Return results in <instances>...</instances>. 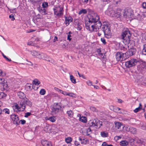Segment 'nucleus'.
Masks as SVG:
<instances>
[{"label":"nucleus","instance_id":"2f4dec72","mask_svg":"<svg viewBox=\"0 0 146 146\" xmlns=\"http://www.w3.org/2000/svg\"><path fill=\"white\" fill-rule=\"evenodd\" d=\"M70 80L71 82L74 84H75L76 83V79L72 75H70Z\"/></svg>","mask_w":146,"mask_h":146},{"label":"nucleus","instance_id":"6e6d98bb","mask_svg":"<svg viewBox=\"0 0 146 146\" xmlns=\"http://www.w3.org/2000/svg\"><path fill=\"white\" fill-rule=\"evenodd\" d=\"M90 110L93 112H95L96 111V109L95 108L93 107H91L90 108Z\"/></svg>","mask_w":146,"mask_h":146},{"label":"nucleus","instance_id":"c756f323","mask_svg":"<svg viewBox=\"0 0 146 146\" xmlns=\"http://www.w3.org/2000/svg\"><path fill=\"white\" fill-rule=\"evenodd\" d=\"M128 144V143L125 141H123L120 142V144L121 146H126Z\"/></svg>","mask_w":146,"mask_h":146},{"label":"nucleus","instance_id":"393cba45","mask_svg":"<svg viewBox=\"0 0 146 146\" xmlns=\"http://www.w3.org/2000/svg\"><path fill=\"white\" fill-rule=\"evenodd\" d=\"M123 60H125V59H127L130 56L129 53L127 51L125 53H123Z\"/></svg>","mask_w":146,"mask_h":146},{"label":"nucleus","instance_id":"20e7f679","mask_svg":"<svg viewBox=\"0 0 146 146\" xmlns=\"http://www.w3.org/2000/svg\"><path fill=\"white\" fill-rule=\"evenodd\" d=\"M53 11L54 15L57 17H60L63 15V6L60 5L56 6L53 9Z\"/></svg>","mask_w":146,"mask_h":146},{"label":"nucleus","instance_id":"69168bd1","mask_svg":"<svg viewBox=\"0 0 146 146\" xmlns=\"http://www.w3.org/2000/svg\"><path fill=\"white\" fill-rule=\"evenodd\" d=\"M89 0H81L82 2L84 3L85 4H86Z\"/></svg>","mask_w":146,"mask_h":146},{"label":"nucleus","instance_id":"c9c22d12","mask_svg":"<svg viewBox=\"0 0 146 146\" xmlns=\"http://www.w3.org/2000/svg\"><path fill=\"white\" fill-rule=\"evenodd\" d=\"M142 53L143 54L146 55V44L143 45V48L142 49Z\"/></svg>","mask_w":146,"mask_h":146},{"label":"nucleus","instance_id":"0e129e2a","mask_svg":"<svg viewBox=\"0 0 146 146\" xmlns=\"http://www.w3.org/2000/svg\"><path fill=\"white\" fill-rule=\"evenodd\" d=\"M141 128L142 129L144 130H146V125H143L141 126Z\"/></svg>","mask_w":146,"mask_h":146},{"label":"nucleus","instance_id":"dca6fc26","mask_svg":"<svg viewBox=\"0 0 146 146\" xmlns=\"http://www.w3.org/2000/svg\"><path fill=\"white\" fill-rule=\"evenodd\" d=\"M41 142L42 145L44 146H52L51 142L47 140H42Z\"/></svg>","mask_w":146,"mask_h":146},{"label":"nucleus","instance_id":"f3484780","mask_svg":"<svg viewBox=\"0 0 146 146\" xmlns=\"http://www.w3.org/2000/svg\"><path fill=\"white\" fill-rule=\"evenodd\" d=\"M105 36L107 38H109L110 37L111 34V30L110 28V27L108 29H107L104 32Z\"/></svg>","mask_w":146,"mask_h":146},{"label":"nucleus","instance_id":"603ef678","mask_svg":"<svg viewBox=\"0 0 146 146\" xmlns=\"http://www.w3.org/2000/svg\"><path fill=\"white\" fill-rule=\"evenodd\" d=\"M86 83L89 86H93L92 82L90 80H88L87 81Z\"/></svg>","mask_w":146,"mask_h":146},{"label":"nucleus","instance_id":"c85d7f7f","mask_svg":"<svg viewBox=\"0 0 146 146\" xmlns=\"http://www.w3.org/2000/svg\"><path fill=\"white\" fill-rule=\"evenodd\" d=\"M129 132L135 134L136 132V129L135 128L131 127Z\"/></svg>","mask_w":146,"mask_h":146},{"label":"nucleus","instance_id":"9d476101","mask_svg":"<svg viewBox=\"0 0 146 146\" xmlns=\"http://www.w3.org/2000/svg\"><path fill=\"white\" fill-rule=\"evenodd\" d=\"M0 86L3 90H7L8 88L6 81L3 78H0Z\"/></svg>","mask_w":146,"mask_h":146},{"label":"nucleus","instance_id":"9b49d317","mask_svg":"<svg viewBox=\"0 0 146 146\" xmlns=\"http://www.w3.org/2000/svg\"><path fill=\"white\" fill-rule=\"evenodd\" d=\"M11 117L14 123L15 124L19 125L20 123L19 117L17 115L12 114L11 115Z\"/></svg>","mask_w":146,"mask_h":146},{"label":"nucleus","instance_id":"bb28decb","mask_svg":"<svg viewBox=\"0 0 146 146\" xmlns=\"http://www.w3.org/2000/svg\"><path fill=\"white\" fill-rule=\"evenodd\" d=\"M100 135L102 137H106L108 136V134L107 132L102 131L101 132Z\"/></svg>","mask_w":146,"mask_h":146},{"label":"nucleus","instance_id":"f03ea898","mask_svg":"<svg viewBox=\"0 0 146 146\" xmlns=\"http://www.w3.org/2000/svg\"><path fill=\"white\" fill-rule=\"evenodd\" d=\"M86 29L90 32L97 31L101 27L102 23H98L97 24H94L93 23L86 22L85 23Z\"/></svg>","mask_w":146,"mask_h":146},{"label":"nucleus","instance_id":"37998d69","mask_svg":"<svg viewBox=\"0 0 146 146\" xmlns=\"http://www.w3.org/2000/svg\"><path fill=\"white\" fill-rule=\"evenodd\" d=\"M46 91L44 89H41L40 92V95H43L45 94Z\"/></svg>","mask_w":146,"mask_h":146},{"label":"nucleus","instance_id":"4d7b16f0","mask_svg":"<svg viewBox=\"0 0 146 146\" xmlns=\"http://www.w3.org/2000/svg\"><path fill=\"white\" fill-rule=\"evenodd\" d=\"M77 72L78 74V75H79V77H82L84 79H85V76H84L83 75L80 74L78 71H77Z\"/></svg>","mask_w":146,"mask_h":146},{"label":"nucleus","instance_id":"680f3d73","mask_svg":"<svg viewBox=\"0 0 146 146\" xmlns=\"http://www.w3.org/2000/svg\"><path fill=\"white\" fill-rule=\"evenodd\" d=\"M27 44L28 45H31V46H34V43H33V42L31 41L27 43Z\"/></svg>","mask_w":146,"mask_h":146},{"label":"nucleus","instance_id":"7c9ffc66","mask_svg":"<svg viewBox=\"0 0 146 146\" xmlns=\"http://www.w3.org/2000/svg\"><path fill=\"white\" fill-rule=\"evenodd\" d=\"M130 126H129L127 125L124 126L123 125V129L124 128V129L127 132H129V131H130Z\"/></svg>","mask_w":146,"mask_h":146},{"label":"nucleus","instance_id":"4468645a","mask_svg":"<svg viewBox=\"0 0 146 146\" xmlns=\"http://www.w3.org/2000/svg\"><path fill=\"white\" fill-rule=\"evenodd\" d=\"M114 17L119 18L121 16V10L119 8H115L114 9Z\"/></svg>","mask_w":146,"mask_h":146},{"label":"nucleus","instance_id":"864d4df0","mask_svg":"<svg viewBox=\"0 0 146 146\" xmlns=\"http://www.w3.org/2000/svg\"><path fill=\"white\" fill-rule=\"evenodd\" d=\"M141 110L140 107H138L135 109L134 110V111L135 113H137Z\"/></svg>","mask_w":146,"mask_h":146},{"label":"nucleus","instance_id":"c03bdc74","mask_svg":"<svg viewBox=\"0 0 146 146\" xmlns=\"http://www.w3.org/2000/svg\"><path fill=\"white\" fill-rule=\"evenodd\" d=\"M67 96H70L73 97L74 98H75L76 95L75 94L72 93V92H69L68 93Z\"/></svg>","mask_w":146,"mask_h":146},{"label":"nucleus","instance_id":"7ed1b4c3","mask_svg":"<svg viewBox=\"0 0 146 146\" xmlns=\"http://www.w3.org/2000/svg\"><path fill=\"white\" fill-rule=\"evenodd\" d=\"M131 34L129 29L127 28H124L121 35V38L123 42L125 44H129L130 42Z\"/></svg>","mask_w":146,"mask_h":146},{"label":"nucleus","instance_id":"0eeeda50","mask_svg":"<svg viewBox=\"0 0 146 146\" xmlns=\"http://www.w3.org/2000/svg\"><path fill=\"white\" fill-rule=\"evenodd\" d=\"M99 16L97 15L94 14L93 15L91 16L89 18L88 22L94 23V24H97L98 23H101L100 21H99Z\"/></svg>","mask_w":146,"mask_h":146},{"label":"nucleus","instance_id":"de8ad7c7","mask_svg":"<svg viewBox=\"0 0 146 146\" xmlns=\"http://www.w3.org/2000/svg\"><path fill=\"white\" fill-rule=\"evenodd\" d=\"M33 82V84H35L36 85H38L40 83V81L36 80H34Z\"/></svg>","mask_w":146,"mask_h":146},{"label":"nucleus","instance_id":"79ce46f5","mask_svg":"<svg viewBox=\"0 0 146 146\" xmlns=\"http://www.w3.org/2000/svg\"><path fill=\"white\" fill-rule=\"evenodd\" d=\"M6 94L4 92H1L0 93V99H2L6 97Z\"/></svg>","mask_w":146,"mask_h":146},{"label":"nucleus","instance_id":"13d9d810","mask_svg":"<svg viewBox=\"0 0 146 146\" xmlns=\"http://www.w3.org/2000/svg\"><path fill=\"white\" fill-rule=\"evenodd\" d=\"M9 18L10 19H11V20L12 21H13V20H14L15 19V18L14 17V16L12 15H10L9 16Z\"/></svg>","mask_w":146,"mask_h":146},{"label":"nucleus","instance_id":"5701e85b","mask_svg":"<svg viewBox=\"0 0 146 146\" xmlns=\"http://www.w3.org/2000/svg\"><path fill=\"white\" fill-rule=\"evenodd\" d=\"M38 57V58L45 59V60L47 58V55L42 53H40L39 56Z\"/></svg>","mask_w":146,"mask_h":146},{"label":"nucleus","instance_id":"58836bf2","mask_svg":"<svg viewBox=\"0 0 146 146\" xmlns=\"http://www.w3.org/2000/svg\"><path fill=\"white\" fill-rule=\"evenodd\" d=\"M87 12L86 10L85 9H83L80 10L78 13L79 15H81L82 13L85 14Z\"/></svg>","mask_w":146,"mask_h":146},{"label":"nucleus","instance_id":"aec40b11","mask_svg":"<svg viewBox=\"0 0 146 146\" xmlns=\"http://www.w3.org/2000/svg\"><path fill=\"white\" fill-rule=\"evenodd\" d=\"M65 24L66 26H68L69 25L70 23L72 21V18L71 17H65Z\"/></svg>","mask_w":146,"mask_h":146},{"label":"nucleus","instance_id":"3c124183","mask_svg":"<svg viewBox=\"0 0 146 146\" xmlns=\"http://www.w3.org/2000/svg\"><path fill=\"white\" fill-rule=\"evenodd\" d=\"M31 115V113L30 112H27L25 113V117H27L28 116H30Z\"/></svg>","mask_w":146,"mask_h":146},{"label":"nucleus","instance_id":"338daca9","mask_svg":"<svg viewBox=\"0 0 146 146\" xmlns=\"http://www.w3.org/2000/svg\"><path fill=\"white\" fill-rule=\"evenodd\" d=\"M74 144H75V145L77 146H78L79 145V144H80L77 141H75Z\"/></svg>","mask_w":146,"mask_h":146},{"label":"nucleus","instance_id":"a211bd4d","mask_svg":"<svg viewBox=\"0 0 146 146\" xmlns=\"http://www.w3.org/2000/svg\"><path fill=\"white\" fill-rule=\"evenodd\" d=\"M110 109L113 111L114 112L119 113H121V112L120 111L121 109L119 108L114 107L113 106H111L110 107Z\"/></svg>","mask_w":146,"mask_h":146},{"label":"nucleus","instance_id":"a18cd8bd","mask_svg":"<svg viewBox=\"0 0 146 146\" xmlns=\"http://www.w3.org/2000/svg\"><path fill=\"white\" fill-rule=\"evenodd\" d=\"M129 121V123L130 124H132L135 121V119L133 118H130L128 120Z\"/></svg>","mask_w":146,"mask_h":146},{"label":"nucleus","instance_id":"e2e57ef3","mask_svg":"<svg viewBox=\"0 0 146 146\" xmlns=\"http://www.w3.org/2000/svg\"><path fill=\"white\" fill-rule=\"evenodd\" d=\"M27 64L29 65L32 66L33 65V64L30 61H28V63H27Z\"/></svg>","mask_w":146,"mask_h":146},{"label":"nucleus","instance_id":"423d86ee","mask_svg":"<svg viewBox=\"0 0 146 146\" xmlns=\"http://www.w3.org/2000/svg\"><path fill=\"white\" fill-rule=\"evenodd\" d=\"M139 62L137 59L132 58L125 62V66L126 67L131 68L135 66Z\"/></svg>","mask_w":146,"mask_h":146},{"label":"nucleus","instance_id":"cd10ccee","mask_svg":"<svg viewBox=\"0 0 146 146\" xmlns=\"http://www.w3.org/2000/svg\"><path fill=\"white\" fill-rule=\"evenodd\" d=\"M49 125L48 124H46L44 126V130L46 132L49 133L50 131V127Z\"/></svg>","mask_w":146,"mask_h":146},{"label":"nucleus","instance_id":"a878e982","mask_svg":"<svg viewBox=\"0 0 146 146\" xmlns=\"http://www.w3.org/2000/svg\"><path fill=\"white\" fill-rule=\"evenodd\" d=\"M109 27V26L106 23H105V24H103V25L102 28V30L104 32L107 29H108Z\"/></svg>","mask_w":146,"mask_h":146},{"label":"nucleus","instance_id":"473e14b6","mask_svg":"<svg viewBox=\"0 0 146 146\" xmlns=\"http://www.w3.org/2000/svg\"><path fill=\"white\" fill-rule=\"evenodd\" d=\"M68 115L70 117H72L73 115V113L71 110L68 111H67Z\"/></svg>","mask_w":146,"mask_h":146},{"label":"nucleus","instance_id":"ea45409f","mask_svg":"<svg viewBox=\"0 0 146 146\" xmlns=\"http://www.w3.org/2000/svg\"><path fill=\"white\" fill-rule=\"evenodd\" d=\"M46 60L52 63H53L55 62L54 60L51 58L47 57L46 59Z\"/></svg>","mask_w":146,"mask_h":146},{"label":"nucleus","instance_id":"bf43d9fd","mask_svg":"<svg viewBox=\"0 0 146 146\" xmlns=\"http://www.w3.org/2000/svg\"><path fill=\"white\" fill-rule=\"evenodd\" d=\"M19 121H20V122H21V123L22 125L26 123L25 120L24 119L19 120Z\"/></svg>","mask_w":146,"mask_h":146},{"label":"nucleus","instance_id":"f8f14e48","mask_svg":"<svg viewBox=\"0 0 146 146\" xmlns=\"http://www.w3.org/2000/svg\"><path fill=\"white\" fill-rule=\"evenodd\" d=\"M115 127V130L118 131H122L123 129H121V126L123 125V124L121 122H119L115 121L114 122Z\"/></svg>","mask_w":146,"mask_h":146},{"label":"nucleus","instance_id":"4be33fe9","mask_svg":"<svg viewBox=\"0 0 146 146\" xmlns=\"http://www.w3.org/2000/svg\"><path fill=\"white\" fill-rule=\"evenodd\" d=\"M129 53L130 56H132L135 54L136 52V49L135 48H131L127 50Z\"/></svg>","mask_w":146,"mask_h":146},{"label":"nucleus","instance_id":"39448f33","mask_svg":"<svg viewBox=\"0 0 146 146\" xmlns=\"http://www.w3.org/2000/svg\"><path fill=\"white\" fill-rule=\"evenodd\" d=\"M90 124V127H94L96 129H99L102 125V122L99 121L98 119H93L91 120Z\"/></svg>","mask_w":146,"mask_h":146},{"label":"nucleus","instance_id":"4c0bfd02","mask_svg":"<svg viewBox=\"0 0 146 146\" xmlns=\"http://www.w3.org/2000/svg\"><path fill=\"white\" fill-rule=\"evenodd\" d=\"M92 133V130L90 127L87 129L86 135H89Z\"/></svg>","mask_w":146,"mask_h":146},{"label":"nucleus","instance_id":"72a5a7b5","mask_svg":"<svg viewBox=\"0 0 146 146\" xmlns=\"http://www.w3.org/2000/svg\"><path fill=\"white\" fill-rule=\"evenodd\" d=\"M80 121L84 123H86L87 122V120L85 117H82L80 119Z\"/></svg>","mask_w":146,"mask_h":146},{"label":"nucleus","instance_id":"49530a36","mask_svg":"<svg viewBox=\"0 0 146 146\" xmlns=\"http://www.w3.org/2000/svg\"><path fill=\"white\" fill-rule=\"evenodd\" d=\"M42 6L43 8H46L48 6V3L46 2H44L42 3Z\"/></svg>","mask_w":146,"mask_h":146},{"label":"nucleus","instance_id":"412c9836","mask_svg":"<svg viewBox=\"0 0 146 146\" xmlns=\"http://www.w3.org/2000/svg\"><path fill=\"white\" fill-rule=\"evenodd\" d=\"M45 119L46 120H49L53 123L55 122L56 120V118L54 116L46 117H45Z\"/></svg>","mask_w":146,"mask_h":146},{"label":"nucleus","instance_id":"09e8293b","mask_svg":"<svg viewBox=\"0 0 146 146\" xmlns=\"http://www.w3.org/2000/svg\"><path fill=\"white\" fill-rule=\"evenodd\" d=\"M3 112L5 113H7V114H9V109L7 108H5L3 110Z\"/></svg>","mask_w":146,"mask_h":146},{"label":"nucleus","instance_id":"ddd939ff","mask_svg":"<svg viewBox=\"0 0 146 146\" xmlns=\"http://www.w3.org/2000/svg\"><path fill=\"white\" fill-rule=\"evenodd\" d=\"M116 58L118 61H122L123 60V53L121 52H118L116 54Z\"/></svg>","mask_w":146,"mask_h":146},{"label":"nucleus","instance_id":"6e6552de","mask_svg":"<svg viewBox=\"0 0 146 146\" xmlns=\"http://www.w3.org/2000/svg\"><path fill=\"white\" fill-rule=\"evenodd\" d=\"M60 103H54L52 109V112L53 114H56L61 109Z\"/></svg>","mask_w":146,"mask_h":146},{"label":"nucleus","instance_id":"774afa93","mask_svg":"<svg viewBox=\"0 0 146 146\" xmlns=\"http://www.w3.org/2000/svg\"><path fill=\"white\" fill-rule=\"evenodd\" d=\"M108 144L106 142H104L102 145V146H107Z\"/></svg>","mask_w":146,"mask_h":146},{"label":"nucleus","instance_id":"5fc2aeb1","mask_svg":"<svg viewBox=\"0 0 146 146\" xmlns=\"http://www.w3.org/2000/svg\"><path fill=\"white\" fill-rule=\"evenodd\" d=\"M101 40L102 42L104 44H106V41L105 39L104 38H101Z\"/></svg>","mask_w":146,"mask_h":146},{"label":"nucleus","instance_id":"8fccbe9b","mask_svg":"<svg viewBox=\"0 0 146 146\" xmlns=\"http://www.w3.org/2000/svg\"><path fill=\"white\" fill-rule=\"evenodd\" d=\"M70 34H72V33L70 31L68 33L67 35V39L69 40V41L71 40V38H70V37L71 36L70 35Z\"/></svg>","mask_w":146,"mask_h":146},{"label":"nucleus","instance_id":"b1692460","mask_svg":"<svg viewBox=\"0 0 146 146\" xmlns=\"http://www.w3.org/2000/svg\"><path fill=\"white\" fill-rule=\"evenodd\" d=\"M31 54L34 56L35 57L38 58L39 56L40 52H36V51L33 50L30 51Z\"/></svg>","mask_w":146,"mask_h":146},{"label":"nucleus","instance_id":"2eb2a0df","mask_svg":"<svg viewBox=\"0 0 146 146\" xmlns=\"http://www.w3.org/2000/svg\"><path fill=\"white\" fill-rule=\"evenodd\" d=\"M138 69L140 71L144 70L146 69V62L143 61L138 66Z\"/></svg>","mask_w":146,"mask_h":146},{"label":"nucleus","instance_id":"f257e3e1","mask_svg":"<svg viewBox=\"0 0 146 146\" xmlns=\"http://www.w3.org/2000/svg\"><path fill=\"white\" fill-rule=\"evenodd\" d=\"M17 95L20 99L24 100L19 101L18 104H15L14 108V111L17 112L23 111L25 110L26 105L29 106H32L31 102L26 98V95L24 93L19 92L17 93Z\"/></svg>","mask_w":146,"mask_h":146},{"label":"nucleus","instance_id":"6ab92c4d","mask_svg":"<svg viewBox=\"0 0 146 146\" xmlns=\"http://www.w3.org/2000/svg\"><path fill=\"white\" fill-rule=\"evenodd\" d=\"M108 15L112 17H114V9H109L106 11Z\"/></svg>","mask_w":146,"mask_h":146},{"label":"nucleus","instance_id":"052dcab7","mask_svg":"<svg viewBox=\"0 0 146 146\" xmlns=\"http://www.w3.org/2000/svg\"><path fill=\"white\" fill-rule=\"evenodd\" d=\"M142 6L144 9H146V3L145 2L143 3L142 4Z\"/></svg>","mask_w":146,"mask_h":146},{"label":"nucleus","instance_id":"a19ab883","mask_svg":"<svg viewBox=\"0 0 146 146\" xmlns=\"http://www.w3.org/2000/svg\"><path fill=\"white\" fill-rule=\"evenodd\" d=\"M49 96L52 97H56L58 95L54 92H52L50 93L49 95Z\"/></svg>","mask_w":146,"mask_h":146},{"label":"nucleus","instance_id":"f704fd0d","mask_svg":"<svg viewBox=\"0 0 146 146\" xmlns=\"http://www.w3.org/2000/svg\"><path fill=\"white\" fill-rule=\"evenodd\" d=\"M101 49H98L97 52L99 55L100 56V57L104 58V57L103 56V53H101Z\"/></svg>","mask_w":146,"mask_h":146},{"label":"nucleus","instance_id":"1a4fd4ad","mask_svg":"<svg viewBox=\"0 0 146 146\" xmlns=\"http://www.w3.org/2000/svg\"><path fill=\"white\" fill-rule=\"evenodd\" d=\"M133 11L131 9L129 8L125 11L123 14V16L126 18H130L133 16Z\"/></svg>","mask_w":146,"mask_h":146},{"label":"nucleus","instance_id":"e433bc0d","mask_svg":"<svg viewBox=\"0 0 146 146\" xmlns=\"http://www.w3.org/2000/svg\"><path fill=\"white\" fill-rule=\"evenodd\" d=\"M72 139L71 137H68L66 138L65 141L66 143H68L72 141Z\"/></svg>","mask_w":146,"mask_h":146}]
</instances>
